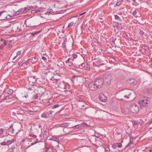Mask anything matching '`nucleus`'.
Listing matches in <instances>:
<instances>
[{
	"mask_svg": "<svg viewBox=\"0 0 152 152\" xmlns=\"http://www.w3.org/2000/svg\"><path fill=\"white\" fill-rule=\"evenodd\" d=\"M50 79L53 81V83H55V86L56 88H58L61 90L64 89L65 82L61 81L59 79H55L53 76H52Z\"/></svg>",
	"mask_w": 152,
	"mask_h": 152,
	"instance_id": "obj_1",
	"label": "nucleus"
},
{
	"mask_svg": "<svg viewBox=\"0 0 152 152\" xmlns=\"http://www.w3.org/2000/svg\"><path fill=\"white\" fill-rule=\"evenodd\" d=\"M85 80V78L82 76H74L72 78L73 82L77 86L80 85L82 86Z\"/></svg>",
	"mask_w": 152,
	"mask_h": 152,
	"instance_id": "obj_2",
	"label": "nucleus"
},
{
	"mask_svg": "<svg viewBox=\"0 0 152 152\" xmlns=\"http://www.w3.org/2000/svg\"><path fill=\"white\" fill-rule=\"evenodd\" d=\"M150 98L147 97H145L143 98L141 101L138 102V104L144 106H148L150 105Z\"/></svg>",
	"mask_w": 152,
	"mask_h": 152,
	"instance_id": "obj_3",
	"label": "nucleus"
},
{
	"mask_svg": "<svg viewBox=\"0 0 152 152\" xmlns=\"http://www.w3.org/2000/svg\"><path fill=\"white\" fill-rule=\"evenodd\" d=\"M129 110L131 113H137L139 111V108L137 105L134 104L131 106L130 107Z\"/></svg>",
	"mask_w": 152,
	"mask_h": 152,
	"instance_id": "obj_4",
	"label": "nucleus"
},
{
	"mask_svg": "<svg viewBox=\"0 0 152 152\" xmlns=\"http://www.w3.org/2000/svg\"><path fill=\"white\" fill-rule=\"evenodd\" d=\"M104 79L103 78H101L97 79L94 82L96 83V85L97 87V88H100L102 87L104 84Z\"/></svg>",
	"mask_w": 152,
	"mask_h": 152,
	"instance_id": "obj_5",
	"label": "nucleus"
},
{
	"mask_svg": "<svg viewBox=\"0 0 152 152\" xmlns=\"http://www.w3.org/2000/svg\"><path fill=\"white\" fill-rule=\"evenodd\" d=\"M53 113V111H49L47 112L43 113L41 115V117L43 118H48L52 116V114Z\"/></svg>",
	"mask_w": 152,
	"mask_h": 152,
	"instance_id": "obj_6",
	"label": "nucleus"
},
{
	"mask_svg": "<svg viewBox=\"0 0 152 152\" xmlns=\"http://www.w3.org/2000/svg\"><path fill=\"white\" fill-rule=\"evenodd\" d=\"M88 87L92 91H95L98 88L94 81L90 83L88 85Z\"/></svg>",
	"mask_w": 152,
	"mask_h": 152,
	"instance_id": "obj_7",
	"label": "nucleus"
},
{
	"mask_svg": "<svg viewBox=\"0 0 152 152\" xmlns=\"http://www.w3.org/2000/svg\"><path fill=\"white\" fill-rule=\"evenodd\" d=\"M130 91V90L128 89H126L123 91L125 96V99H129L130 98V96L131 95V93Z\"/></svg>",
	"mask_w": 152,
	"mask_h": 152,
	"instance_id": "obj_8",
	"label": "nucleus"
},
{
	"mask_svg": "<svg viewBox=\"0 0 152 152\" xmlns=\"http://www.w3.org/2000/svg\"><path fill=\"white\" fill-rule=\"evenodd\" d=\"M112 78L111 75H109L107 77L105 78V81L107 84H110L112 80Z\"/></svg>",
	"mask_w": 152,
	"mask_h": 152,
	"instance_id": "obj_9",
	"label": "nucleus"
},
{
	"mask_svg": "<svg viewBox=\"0 0 152 152\" xmlns=\"http://www.w3.org/2000/svg\"><path fill=\"white\" fill-rule=\"evenodd\" d=\"M107 97H106L103 94L100 95L99 96V99L102 102H106L107 100Z\"/></svg>",
	"mask_w": 152,
	"mask_h": 152,
	"instance_id": "obj_10",
	"label": "nucleus"
},
{
	"mask_svg": "<svg viewBox=\"0 0 152 152\" xmlns=\"http://www.w3.org/2000/svg\"><path fill=\"white\" fill-rule=\"evenodd\" d=\"M8 132L10 135H12L15 133V130L13 128V126L12 125H11L9 128Z\"/></svg>",
	"mask_w": 152,
	"mask_h": 152,
	"instance_id": "obj_11",
	"label": "nucleus"
},
{
	"mask_svg": "<svg viewBox=\"0 0 152 152\" xmlns=\"http://www.w3.org/2000/svg\"><path fill=\"white\" fill-rule=\"evenodd\" d=\"M28 80L30 83H34L36 81V79L34 77L31 76L28 78Z\"/></svg>",
	"mask_w": 152,
	"mask_h": 152,
	"instance_id": "obj_12",
	"label": "nucleus"
},
{
	"mask_svg": "<svg viewBox=\"0 0 152 152\" xmlns=\"http://www.w3.org/2000/svg\"><path fill=\"white\" fill-rule=\"evenodd\" d=\"M82 124H79L74 126H70L69 128H73L74 129H80L82 128Z\"/></svg>",
	"mask_w": 152,
	"mask_h": 152,
	"instance_id": "obj_13",
	"label": "nucleus"
},
{
	"mask_svg": "<svg viewBox=\"0 0 152 152\" xmlns=\"http://www.w3.org/2000/svg\"><path fill=\"white\" fill-rule=\"evenodd\" d=\"M118 96L119 98L118 99L120 100H123L125 99V96L123 91L119 93Z\"/></svg>",
	"mask_w": 152,
	"mask_h": 152,
	"instance_id": "obj_14",
	"label": "nucleus"
},
{
	"mask_svg": "<svg viewBox=\"0 0 152 152\" xmlns=\"http://www.w3.org/2000/svg\"><path fill=\"white\" fill-rule=\"evenodd\" d=\"M69 126V124L67 123H64L62 124H60L59 125V126L62 127H66Z\"/></svg>",
	"mask_w": 152,
	"mask_h": 152,
	"instance_id": "obj_15",
	"label": "nucleus"
},
{
	"mask_svg": "<svg viewBox=\"0 0 152 152\" xmlns=\"http://www.w3.org/2000/svg\"><path fill=\"white\" fill-rule=\"evenodd\" d=\"M65 87L64 88V89L66 90H69L70 89L71 86L70 85L67 83H65Z\"/></svg>",
	"mask_w": 152,
	"mask_h": 152,
	"instance_id": "obj_16",
	"label": "nucleus"
},
{
	"mask_svg": "<svg viewBox=\"0 0 152 152\" xmlns=\"http://www.w3.org/2000/svg\"><path fill=\"white\" fill-rule=\"evenodd\" d=\"M31 9V7H30L28 6L27 7H25L24 8V10H23V12H26L29 10Z\"/></svg>",
	"mask_w": 152,
	"mask_h": 152,
	"instance_id": "obj_17",
	"label": "nucleus"
},
{
	"mask_svg": "<svg viewBox=\"0 0 152 152\" xmlns=\"http://www.w3.org/2000/svg\"><path fill=\"white\" fill-rule=\"evenodd\" d=\"M135 81V80L134 79L132 78L130 79V80L128 81V82L129 83L132 84L134 83Z\"/></svg>",
	"mask_w": 152,
	"mask_h": 152,
	"instance_id": "obj_18",
	"label": "nucleus"
},
{
	"mask_svg": "<svg viewBox=\"0 0 152 152\" xmlns=\"http://www.w3.org/2000/svg\"><path fill=\"white\" fill-rule=\"evenodd\" d=\"M45 152H54V150L51 148H48Z\"/></svg>",
	"mask_w": 152,
	"mask_h": 152,
	"instance_id": "obj_19",
	"label": "nucleus"
},
{
	"mask_svg": "<svg viewBox=\"0 0 152 152\" xmlns=\"http://www.w3.org/2000/svg\"><path fill=\"white\" fill-rule=\"evenodd\" d=\"M122 0L120 1L117 3L116 4H114V7H115L116 6H120L122 3Z\"/></svg>",
	"mask_w": 152,
	"mask_h": 152,
	"instance_id": "obj_20",
	"label": "nucleus"
},
{
	"mask_svg": "<svg viewBox=\"0 0 152 152\" xmlns=\"http://www.w3.org/2000/svg\"><path fill=\"white\" fill-rule=\"evenodd\" d=\"M119 24L118 22H115L113 23V26L114 27L118 28V26Z\"/></svg>",
	"mask_w": 152,
	"mask_h": 152,
	"instance_id": "obj_21",
	"label": "nucleus"
},
{
	"mask_svg": "<svg viewBox=\"0 0 152 152\" xmlns=\"http://www.w3.org/2000/svg\"><path fill=\"white\" fill-rule=\"evenodd\" d=\"M20 54H21V51H18V52H17L16 53V56H15L14 57V58H13V60H14L15 59L17 58V56L20 55Z\"/></svg>",
	"mask_w": 152,
	"mask_h": 152,
	"instance_id": "obj_22",
	"label": "nucleus"
},
{
	"mask_svg": "<svg viewBox=\"0 0 152 152\" xmlns=\"http://www.w3.org/2000/svg\"><path fill=\"white\" fill-rule=\"evenodd\" d=\"M26 63V61L25 60H23L22 61L21 63H20V64H19V66H23V65L24 64Z\"/></svg>",
	"mask_w": 152,
	"mask_h": 152,
	"instance_id": "obj_23",
	"label": "nucleus"
},
{
	"mask_svg": "<svg viewBox=\"0 0 152 152\" xmlns=\"http://www.w3.org/2000/svg\"><path fill=\"white\" fill-rule=\"evenodd\" d=\"M116 147L121 148L122 146V144L120 143H116L115 144Z\"/></svg>",
	"mask_w": 152,
	"mask_h": 152,
	"instance_id": "obj_24",
	"label": "nucleus"
},
{
	"mask_svg": "<svg viewBox=\"0 0 152 152\" xmlns=\"http://www.w3.org/2000/svg\"><path fill=\"white\" fill-rule=\"evenodd\" d=\"M104 19V16H102L100 17L99 18V21L100 22H102L103 21V20Z\"/></svg>",
	"mask_w": 152,
	"mask_h": 152,
	"instance_id": "obj_25",
	"label": "nucleus"
},
{
	"mask_svg": "<svg viewBox=\"0 0 152 152\" xmlns=\"http://www.w3.org/2000/svg\"><path fill=\"white\" fill-rule=\"evenodd\" d=\"M60 106V105L58 104H56L52 107V108L53 109L57 108Z\"/></svg>",
	"mask_w": 152,
	"mask_h": 152,
	"instance_id": "obj_26",
	"label": "nucleus"
},
{
	"mask_svg": "<svg viewBox=\"0 0 152 152\" xmlns=\"http://www.w3.org/2000/svg\"><path fill=\"white\" fill-rule=\"evenodd\" d=\"M38 95L37 94L34 95L33 97V98L34 99H38Z\"/></svg>",
	"mask_w": 152,
	"mask_h": 152,
	"instance_id": "obj_27",
	"label": "nucleus"
},
{
	"mask_svg": "<svg viewBox=\"0 0 152 152\" xmlns=\"http://www.w3.org/2000/svg\"><path fill=\"white\" fill-rule=\"evenodd\" d=\"M70 58H69L67 61H66L65 62L68 65H69V64L70 62H71L72 61H70Z\"/></svg>",
	"mask_w": 152,
	"mask_h": 152,
	"instance_id": "obj_28",
	"label": "nucleus"
},
{
	"mask_svg": "<svg viewBox=\"0 0 152 152\" xmlns=\"http://www.w3.org/2000/svg\"><path fill=\"white\" fill-rule=\"evenodd\" d=\"M34 86L33 85H32L31 88H30L28 89V91H32L33 92H34Z\"/></svg>",
	"mask_w": 152,
	"mask_h": 152,
	"instance_id": "obj_29",
	"label": "nucleus"
},
{
	"mask_svg": "<svg viewBox=\"0 0 152 152\" xmlns=\"http://www.w3.org/2000/svg\"><path fill=\"white\" fill-rule=\"evenodd\" d=\"M114 16H115V20H121L120 18L117 15H115Z\"/></svg>",
	"mask_w": 152,
	"mask_h": 152,
	"instance_id": "obj_30",
	"label": "nucleus"
},
{
	"mask_svg": "<svg viewBox=\"0 0 152 152\" xmlns=\"http://www.w3.org/2000/svg\"><path fill=\"white\" fill-rule=\"evenodd\" d=\"M130 142L127 145L126 147V148H127V147H129L130 148H131V147L130 146V145L132 143V142H131V139H130Z\"/></svg>",
	"mask_w": 152,
	"mask_h": 152,
	"instance_id": "obj_31",
	"label": "nucleus"
},
{
	"mask_svg": "<svg viewBox=\"0 0 152 152\" xmlns=\"http://www.w3.org/2000/svg\"><path fill=\"white\" fill-rule=\"evenodd\" d=\"M95 135L96 137H99L102 135V134L99 133H95Z\"/></svg>",
	"mask_w": 152,
	"mask_h": 152,
	"instance_id": "obj_32",
	"label": "nucleus"
},
{
	"mask_svg": "<svg viewBox=\"0 0 152 152\" xmlns=\"http://www.w3.org/2000/svg\"><path fill=\"white\" fill-rule=\"evenodd\" d=\"M74 23L73 22H72L71 23H69L68 24V27H71L72 26H73Z\"/></svg>",
	"mask_w": 152,
	"mask_h": 152,
	"instance_id": "obj_33",
	"label": "nucleus"
},
{
	"mask_svg": "<svg viewBox=\"0 0 152 152\" xmlns=\"http://www.w3.org/2000/svg\"><path fill=\"white\" fill-rule=\"evenodd\" d=\"M142 49L146 50L147 48V46L146 45L144 44L142 46Z\"/></svg>",
	"mask_w": 152,
	"mask_h": 152,
	"instance_id": "obj_34",
	"label": "nucleus"
},
{
	"mask_svg": "<svg viewBox=\"0 0 152 152\" xmlns=\"http://www.w3.org/2000/svg\"><path fill=\"white\" fill-rule=\"evenodd\" d=\"M66 41L65 40H64L62 43V45L63 47H64V48H66Z\"/></svg>",
	"mask_w": 152,
	"mask_h": 152,
	"instance_id": "obj_35",
	"label": "nucleus"
},
{
	"mask_svg": "<svg viewBox=\"0 0 152 152\" xmlns=\"http://www.w3.org/2000/svg\"><path fill=\"white\" fill-rule=\"evenodd\" d=\"M105 149V152H109L110 151V148L108 147H106V148H104Z\"/></svg>",
	"mask_w": 152,
	"mask_h": 152,
	"instance_id": "obj_36",
	"label": "nucleus"
},
{
	"mask_svg": "<svg viewBox=\"0 0 152 152\" xmlns=\"http://www.w3.org/2000/svg\"><path fill=\"white\" fill-rule=\"evenodd\" d=\"M13 92V91L12 89H10L9 90V91L8 92V94H12Z\"/></svg>",
	"mask_w": 152,
	"mask_h": 152,
	"instance_id": "obj_37",
	"label": "nucleus"
},
{
	"mask_svg": "<svg viewBox=\"0 0 152 152\" xmlns=\"http://www.w3.org/2000/svg\"><path fill=\"white\" fill-rule=\"evenodd\" d=\"M10 96L8 95L6 97H4L3 99V100H5L8 99L9 98H10Z\"/></svg>",
	"mask_w": 152,
	"mask_h": 152,
	"instance_id": "obj_38",
	"label": "nucleus"
},
{
	"mask_svg": "<svg viewBox=\"0 0 152 152\" xmlns=\"http://www.w3.org/2000/svg\"><path fill=\"white\" fill-rule=\"evenodd\" d=\"M132 123L134 126H136V125L137 124V122L134 121H132Z\"/></svg>",
	"mask_w": 152,
	"mask_h": 152,
	"instance_id": "obj_39",
	"label": "nucleus"
},
{
	"mask_svg": "<svg viewBox=\"0 0 152 152\" xmlns=\"http://www.w3.org/2000/svg\"><path fill=\"white\" fill-rule=\"evenodd\" d=\"M77 100H78L79 102H82L83 99L80 98V97H77Z\"/></svg>",
	"mask_w": 152,
	"mask_h": 152,
	"instance_id": "obj_40",
	"label": "nucleus"
},
{
	"mask_svg": "<svg viewBox=\"0 0 152 152\" xmlns=\"http://www.w3.org/2000/svg\"><path fill=\"white\" fill-rule=\"evenodd\" d=\"M112 147L114 149H116V146L115 144H113L112 145Z\"/></svg>",
	"mask_w": 152,
	"mask_h": 152,
	"instance_id": "obj_41",
	"label": "nucleus"
},
{
	"mask_svg": "<svg viewBox=\"0 0 152 152\" xmlns=\"http://www.w3.org/2000/svg\"><path fill=\"white\" fill-rule=\"evenodd\" d=\"M137 11H136L135 10L134 11H133V12H132V13L133 15H135L137 14Z\"/></svg>",
	"mask_w": 152,
	"mask_h": 152,
	"instance_id": "obj_42",
	"label": "nucleus"
},
{
	"mask_svg": "<svg viewBox=\"0 0 152 152\" xmlns=\"http://www.w3.org/2000/svg\"><path fill=\"white\" fill-rule=\"evenodd\" d=\"M72 56L74 58H75L77 57V56L76 54H74L72 55Z\"/></svg>",
	"mask_w": 152,
	"mask_h": 152,
	"instance_id": "obj_43",
	"label": "nucleus"
},
{
	"mask_svg": "<svg viewBox=\"0 0 152 152\" xmlns=\"http://www.w3.org/2000/svg\"><path fill=\"white\" fill-rule=\"evenodd\" d=\"M117 78V79H118L119 80H121L123 78V77L122 76H118V77Z\"/></svg>",
	"mask_w": 152,
	"mask_h": 152,
	"instance_id": "obj_44",
	"label": "nucleus"
},
{
	"mask_svg": "<svg viewBox=\"0 0 152 152\" xmlns=\"http://www.w3.org/2000/svg\"><path fill=\"white\" fill-rule=\"evenodd\" d=\"M32 59L31 60H33V61H36L35 60L37 59V58L36 57H32L31 58Z\"/></svg>",
	"mask_w": 152,
	"mask_h": 152,
	"instance_id": "obj_45",
	"label": "nucleus"
},
{
	"mask_svg": "<svg viewBox=\"0 0 152 152\" xmlns=\"http://www.w3.org/2000/svg\"><path fill=\"white\" fill-rule=\"evenodd\" d=\"M7 143L8 144V145H10V144L11 143V141H10V140H7Z\"/></svg>",
	"mask_w": 152,
	"mask_h": 152,
	"instance_id": "obj_46",
	"label": "nucleus"
},
{
	"mask_svg": "<svg viewBox=\"0 0 152 152\" xmlns=\"http://www.w3.org/2000/svg\"><path fill=\"white\" fill-rule=\"evenodd\" d=\"M1 144L2 145H6V142H1Z\"/></svg>",
	"mask_w": 152,
	"mask_h": 152,
	"instance_id": "obj_47",
	"label": "nucleus"
},
{
	"mask_svg": "<svg viewBox=\"0 0 152 152\" xmlns=\"http://www.w3.org/2000/svg\"><path fill=\"white\" fill-rule=\"evenodd\" d=\"M148 93L149 94H151L152 93V90H151L150 89H148Z\"/></svg>",
	"mask_w": 152,
	"mask_h": 152,
	"instance_id": "obj_48",
	"label": "nucleus"
},
{
	"mask_svg": "<svg viewBox=\"0 0 152 152\" xmlns=\"http://www.w3.org/2000/svg\"><path fill=\"white\" fill-rule=\"evenodd\" d=\"M35 11L36 12H39L41 11V9H37V10H35Z\"/></svg>",
	"mask_w": 152,
	"mask_h": 152,
	"instance_id": "obj_49",
	"label": "nucleus"
},
{
	"mask_svg": "<svg viewBox=\"0 0 152 152\" xmlns=\"http://www.w3.org/2000/svg\"><path fill=\"white\" fill-rule=\"evenodd\" d=\"M140 33L141 35H143L144 34V32L143 31L141 30L140 32Z\"/></svg>",
	"mask_w": 152,
	"mask_h": 152,
	"instance_id": "obj_50",
	"label": "nucleus"
},
{
	"mask_svg": "<svg viewBox=\"0 0 152 152\" xmlns=\"http://www.w3.org/2000/svg\"><path fill=\"white\" fill-rule=\"evenodd\" d=\"M3 131V129H0V134H2Z\"/></svg>",
	"mask_w": 152,
	"mask_h": 152,
	"instance_id": "obj_51",
	"label": "nucleus"
},
{
	"mask_svg": "<svg viewBox=\"0 0 152 152\" xmlns=\"http://www.w3.org/2000/svg\"><path fill=\"white\" fill-rule=\"evenodd\" d=\"M37 140V141L36 142H34H34L31 143V145H32L35 144L36 143V142H39Z\"/></svg>",
	"mask_w": 152,
	"mask_h": 152,
	"instance_id": "obj_52",
	"label": "nucleus"
},
{
	"mask_svg": "<svg viewBox=\"0 0 152 152\" xmlns=\"http://www.w3.org/2000/svg\"><path fill=\"white\" fill-rule=\"evenodd\" d=\"M39 33V32H35V33H31V35L33 36L35 34H37Z\"/></svg>",
	"mask_w": 152,
	"mask_h": 152,
	"instance_id": "obj_53",
	"label": "nucleus"
},
{
	"mask_svg": "<svg viewBox=\"0 0 152 152\" xmlns=\"http://www.w3.org/2000/svg\"><path fill=\"white\" fill-rule=\"evenodd\" d=\"M113 3H110L109 4L110 7H113Z\"/></svg>",
	"mask_w": 152,
	"mask_h": 152,
	"instance_id": "obj_54",
	"label": "nucleus"
},
{
	"mask_svg": "<svg viewBox=\"0 0 152 152\" xmlns=\"http://www.w3.org/2000/svg\"><path fill=\"white\" fill-rule=\"evenodd\" d=\"M48 134V133L46 131H45L44 133V135H45L46 136H47V134Z\"/></svg>",
	"mask_w": 152,
	"mask_h": 152,
	"instance_id": "obj_55",
	"label": "nucleus"
},
{
	"mask_svg": "<svg viewBox=\"0 0 152 152\" xmlns=\"http://www.w3.org/2000/svg\"><path fill=\"white\" fill-rule=\"evenodd\" d=\"M42 58L45 61L46 60V58L44 56H42Z\"/></svg>",
	"mask_w": 152,
	"mask_h": 152,
	"instance_id": "obj_56",
	"label": "nucleus"
},
{
	"mask_svg": "<svg viewBox=\"0 0 152 152\" xmlns=\"http://www.w3.org/2000/svg\"><path fill=\"white\" fill-rule=\"evenodd\" d=\"M23 9H20L19 10H18V11L20 12H23Z\"/></svg>",
	"mask_w": 152,
	"mask_h": 152,
	"instance_id": "obj_57",
	"label": "nucleus"
},
{
	"mask_svg": "<svg viewBox=\"0 0 152 152\" xmlns=\"http://www.w3.org/2000/svg\"><path fill=\"white\" fill-rule=\"evenodd\" d=\"M81 66L83 67H84L85 66V64L84 63H83L81 64Z\"/></svg>",
	"mask_w": 152,
	"mask_h": 152,
	"instance_id": "obj_58",
	"label": "nucleus"
},
{
	"mask_svg": "<svg viewBox=\"0 0 152 152\" xmlns=\"http://www.w3.org/2000/svg\"><path fill=\"white\" fill-rule=\"evenodd\" d=\"M4 12H5V11H2L0 12V16H1V15L2 14V13Z\"/></svg>",
	"mask_w": 152,
	"mask_h": 152,
	"instance_id": "obj_59",
	"label": "nucleus"
},
{
	"mask_svg": "<svg viewBox=\"0 0 152 152\" xmlns=\"http://www.w3.org/2000/svg\"><path fill=\"white\" fill-rule=\"evenodd\" d=\"M86 12H83V13H81L80 14V16L82 15H83L85 14L86 13Z\"/></svg>",
	"mask_w": 152,
	"mask_h": 152,
	"instance_id": "obj_60",
	"label": "nucleus"
},
{
	"mask_svg": "<svg viewBox=\"0 0 152 152\" xmlns=\"http://www.w3.org/2000/svg\"><path fill=\"white\" fill-rule=\"evenodd\" d=\"M11 141V143L13 142L14 141V139H12L11 140H10Z\"/></svg>",
	"mask_w": 152,
	"mask_h": 152,
	"instance_id": "obj_61",
	"label": "nucleus"
},
{
	"mask_svg": "<svg viewBox=\"0 0 152 152\" xmlns=\"http://www.w3.org/2000/svg\"><path fill=\"white\" fill-rule=\"evenodd\" d=\"M4 45H7V42L5 40L4 41Z\"/></svg>",
	"mask_w": 152,
	"mask_h": 152,
	"instance_id": "obj_62",
	"label": "nucleus"
},
{
	"mask_svg": "<svg viewBox=\"0 0 152 152\" xmlns=\"http://www.w3.org/2000/svg\"><path fill=\"white\" fill-rule=\"evenodd\" d=\"M20 12L18 11L17 12H16V13L17 14V15H18L20 13Z\"/></svg>",
	"mask_w": 152,
	"mask_h": 152,
	"instance_id": "obj_63",
	"label": "nucleus"
},
{
	"mask_svg": "<svg viewBox=\"0 0 152 152\" xmlns=\"http://www.w3.org/2000/svg\"><path fill=\"white\" fill-rule=\"evenodd\" d=\"M150 35L151 36V39H152V34H150Z\"/></svg>",
	"mask_w": 152,
	"mask_h": 152,
	"instance_id": "obj_64",
	"label": "nucleus"
}]
</instances>
